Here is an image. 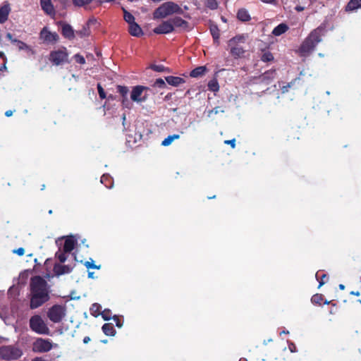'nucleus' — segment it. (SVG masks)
Wrapping results in <instances>:
<instances>
[{
    "label": "nucleus",
    "mask_w": 361,
    "mask_h": 361,
    "mask_svg": "<svg viewBox=\"0 0 361 361\" xmlns=\"http://www.w3.org/2000/svg\"><path fill=\"white\" fill-rule=\"evenodd\" d=\"M28 296L30 309H37L43 305L50 299L47 282L39 276L32 277Z\"/></svg>",
    "instance_id": "1"
},
{
    "label": "nucleus",
    "mask_w": 361,
    "mask_h": 361,
    "mask_svg": "<svg viewBox=\"0 0 361 361\" xmlns=\"http://www.w3.org/2000/svg\"><path fill=\"white\" fill-rule=\"evenodd\" d=\"M21 277H23L22 271L19 273V278L17 283L13 285L8 292V297L11 299V312L14 317H17V320H19L22 317V312L20 310V308L23 306V302L20 298L22 284L20 281Z\"/></svg>",
    "instance_id": "2"
},
{
    "label": "nucleus",
    "mask_w": 361,
    "mask_h": 361,
    "mask_svg": "<svg viewBox=\"0 0 361 361\" xmlns=\"http://www.w3.org/2000/svg\"><path fill=\"white\" fill-rule=\"evenodd\" d=\"M323 29L320 27L313 30L302 43L300 50L303 53H310L322 41Z\"/></svg>",
    "instance_id": "3"
},
{
    "label": "nucleus",
    "mask_w": 361,
    "mask_h": 361,
    "mask_svg": "<svg viewBox=\"0 0 361 361\" xmlns=\"http://www.w3.org/2000/svg\"><path fill=\"white\" fill-rule=\"evenodd\" d=\"M76 245V240L73 236L67 237L64 241L62 250H59L55 254L56 258L59 259L60 263H64L68 259L71 252L74 250Z\"/></svg>",
    "instance_id": "4"
},
{
    "label": "nucleus",
    "mask_w": 361,
    "mask_h": 361,
    "mask_svg": "<svg viewBox=\"0 0 361 361\" xmlns=\"http://www.w3.org/2000/svg\"><path fill=\"white\" fill-rule=\"evenodd\" d=\"M31 330L38 334L49 335L50 330L41 316L36 314L30 319L29 322Z\"/></svg>",
    "instance_id": "5"
},
{
    "label": "nucleus",
    "mask_w": 361,
    "mask_h": 361,
    "mask_svg": "<svg viewBox=\"0 0 361 361\" xmlns=\"http://www.w3.org/2000/svg\"><path fill=\"white\" fill-rule=\"evenodd\" d=\"M68 53L66 48L51 51L49 56V61L55 66H60L68 62Z\"/></svg>",
    "instance_id": "6"
},
{
    "label": "nucleus",
    "mask_w": 361,
    "mask_h": 361,
    "mask_svg": "<svg viewBox=\"0 0 361 361\" xmlns=\"http://www.w3.org/2000/svg\"><path fill=\"white\" fill-rule=\"evenodd\" d=\"M22 355V351L13 345L0 347V358L5 360H16Z\"/></svg>",
    "instance_id": "7"
},
{
    "label": "nucleus",
    "mask_w": 361,
    "mask_h": 361,
    "mask_svg": "<svg viewBox=\"0 0 361 361\" xmlns=\"http://www.w3.org/2000/svg\"><path fill=\"white\" fill-rule=\"evenodd\" d=\"M243 36H235L228 41V47H230V53L235 58H239L245 53V49L238 44L240 42H244Z\"/></svg>",
    "instance_id": "8"
},
{
    "label": "nucleus",
    "mask_w": 361,
    "mask_h": 361,
    "mask_svg": "<svg viewBox=\"0 0 361 361\" xmlns=\"http://www.w3.org/2000/svg\"><path fill=\"white\" fill-rule=\"evenodd\" d=\"M149 90L148 87L142 85H136L133 87L130 92V99L133 102L137 103L145 102L148 99L147 92Z\"/></svg>",
    "instance_id": "9"
},
{
    "label": "nucleus",
    "mask_w": 361,
    "mask_h": 361,
    "mask_svg": "<svg viewBox=\"0 0 361 361\" xmlns=\"http://www.w3.org/2000/svg\"><path fill=\"white\" fill-rule=\"evenodd\" d=\"M66 315V308L61 305H54L47 312L48 318L54 323L61 322Z\"/></svg>",
    "instance_id": "10"
},
{
    "label": "nucleus",
    "mask_w": 361,
    "mask_h": 361,
    "mask_svg": "<svg viewBox=\"0 0 361 361\" xmlns=\"http://www.w3.org/2000/svg\"><path fill=\"white\" fill-rule=\"evenodd\" d=\"M52 343L49 339L37 338L32 343V351L35 353H47L52 349Z\"/></svg>",
    "instance_id": "11"
},
{
    "label": "nucleus",
    "mask_w": 361,
    "mask_h": 361,
    "mask_svg": "<svg viewBox=\"0 0 361 361\" xmlns=\"http://www.w3.org/2000/svg\"><path fill=\"white\" fill-rule=\"evenodd\" d=\"M41 267V264L37 262L36 257L32 254L27 255L24 260V275L28 276L33 271H36Z\"/></svg>",
    "instance_id": "12"
},
{
    "label": "nucleus",
    "mask_w": 361,
    "mask_h": 361,
    "mask_svg": "<svg viewBox=\"0 0 361 361\" xmlns=\"http://www.w3.org/2000/svg\"><path fill=\"white\" fill-rule=\"evenodd\" d=\"M71 258L74 261V262L72 264H57V263L54 264L53 271L56 276H61V275H63L66 274H69L73 270V269L76 266V262H77L76 255L74 253H72Z\"/></svg>",
    "instance_id": "13"
},
{
    "label": "nucleus",
    "mask_w": 361,
    "mask_h": 361,
    "mask_svg": "<svg viewBox=\"0 0 361 361\" xmlns=\"http://www.w3.org/2000/svg\"><path fill=\"white\" fill-rule=\"evenodd\" d=\"M276 75V71L275 69L268 70L262 75L255 78V79L257 80L256 83L269 85L275 79Z\"/></svg>",
    "instance_id": "14"
},
{
    "label": "nucleus",
    "mask_w": 361,
    "mask_h": 361,
    "mask_svg": "<svg viewBox=\"0 0 361 361\" xmlns=\"http://www.w3.org/2000/svg\"><path fill=\"white\" fill-rule=\"evenodd\" d=\"M171 16L170 7L168 1L162 4L153 13L154 19H161Z\"/></svg>",
    "instance_id": "15"
},
{
    "label": "nucleus",
    "mask_w": 361,
    "mask_h": 361,
    "mask_svg": "<svg viewBox=\"0 0 361 361\" xmlns=\"http://www.w3.org/2000/svg\"><path fill=\"white\" fill-rule=\"evenodd\" d=\"M173 27L171 24L169 19L163 21L153 30V32L157 35L169 34L173 32Z\"/></svg>",
    "instance_id": "16"
},
{
    "label": "nucleus",
    "mask_w": 361,
    "mask_h": 361,
    "mask_svg": "<svg viewBox=\"0 0 361 361\" xmlns=\"http://www.w3.org/2000/svg\"><path fill=\"white\" fill-rule=\"evenodd\" d=\"M40 38L46 42L54 43L59 39V35L56 32H51L47 27H44L40 32Z\"/></svg>",
    "instance_id": "17"
},
{
    "label": "nucleus",
    "mask_w": 361,
    "mask_h": 361,
    "mask_svg": "<svg viewBox=\"0 0 361 361\" xmlns=\"http://www.w3.org/2000/svg\"><path fill=\"white\" fill-rule=\"evenodd\" d=\"M169 20L173 27V30H175V28H181L185 30L189 27V23L180 17L176 16L170 18Z\"/></svg>",
    "instance_id": "18"
},
{
    "label": "nucleus",
    "mask_w": 361,
    "mask_h": 361,
    "mask_svg": "<svg viewBox=\"0 0 361 361\" xmlns=\"http://www.w3.org/2000/svg\"><path fill=\"white\" fill-rule=\"evenodd\" d=\"M11 12L10 4L6 1L4 2L2 6H0V23H4L8 18V15Z\"/></svg>",
    "instance_id": "19"
},
{
    "label": "nucleus",
    "mask_w": 361,
    "mask_h": 361,
    "mask_svg": "<svg viewBox=\"0 0 361 361\" xmlns=\"http://www.w3.org/2000/svg\"><path fill=\"white\" fill-rule=\"evenodd\" d=\"M42 10L49 16L55 15V10L51 0H40Z\"/></svg>",
    "instance_id": "20"
},
{
    "label": "nucleus",
    "mask_w": 361,
    "mask_h": 361,
    "mask_svg": "<svg viewBox=\"0 0 361 361\" xmlns=\"http://www.w3.org/2000/svg\"><path fill=\"white\" fill-rule=\"evenodd\" d=\"M61 34L62 35L68 39H72L74 38V31L72 27L69 24H66L64 23H61Z\"/></svg>",
    "instance_id": "21"
},
{
    "label": "nucleus",
    "mask_w": 361,
    "mask_h": 361,
    "mask_svg": "<svg viewBox=\"0 0 361 361\" xmlns=\"http://www.w3.org/2000/svg\"><path fill=\"white\" fill-rule=\"evenodd\" d=\"M210 33L212 36L214 43L217 45L219 44V38H220V30L217 25L211 23L209 25Z\"/></svg>",
    "instance_id": "22"
},
{
    "label": "nucleus",
    "mask_w": 361,
    "mask_h": 361,
    "mask_svg": "<svg viewBox=\"0 0 361 361\" xmlns=\"http://www.w3.org/2000/svg\"><path fill=\"white\" fill-rule=\"evenodd\" d=\"M129 33L134 37H139L143 35V32L140 26L137 23H130L128 27Z\"/></svg>",
    "instance_id": "23"
},
{
    "label": "nucleus",
    "mask_w": 361,
    "mask_h": 361,
    "mask_svg": "<svg viewBox=\"0 0 361 361\" xmlns=\"http://www.w3.org/2000/svg\"><path fill=\"white\" fill-rule=\"evenodd\" d=\"M165 80L168 82V84L173 87H178L180 84L185 82V80L183 78L178 76H167L165 78Z\"/></svg>",
    "instance_id": "24"
},
{
    "label": "nucleus",
    "mask_w": 361,
    "mask_h": 361,
    "mask_svg": "<svg viewBox=\"0 0 361 361\" xmlns=\"http://www.w3.org/2000/svg\"><path fill=\"white\" fill-rule=\"evenodd\" d=\"M361 8V0H350L345 7L346 12H352Z\"/></svg>",
    "instance_id": "25"
},
{
    "label": "nucleus",
    "mask_w": 361,
    "mask_h": 361,
    "mask_svg": "<svg viewBox=\"0 0 361 361\" xmlns=\"http://www.w3.org/2000/svg\"><path fill=\"white\" fill-rule=\"evenodd\" d=\"M207 71V68L205 66H198V67L194 68L190 73V76L192 78L202 77L206 73Z\"/></svg>",
    "instance_id": "26"
},
{
    "label": "nucleus",
    "mask_w": 361,
    "mask_h": 361,
    "mask_svg": "<svg viewBox=\"0 0 361 361\" xmlns=\"http://www.w3.org/2000/svg\"><path fill=\"white\" fill-rule=\"evenodd\" d=\"M237 18L242 22H247L251 19L250 15L245 8H240L238 11Z\"/></svg>",
    "instance_id": "27"
},
{
    "label": "nucleus",
    "mask_w": 361,
    "mask_h": 361,
    "mask_svg": "<svg viewBox=\"0 0 361 361\" xmlns=\"http://www.w3.org/2000/svg\"><path fill=\"white\" fill-rule=\"evenodd\" d=\"M288 30V26L285 23H281L275 27L272 31L274 36H280Z\"/></svg>",
    "instance_id": "28"
},
{
    "label": "nucleus",
    "mask_w": 361,
    "mask_h": 361,
    "mask_svg": "<svg viewBox=\"0 0 361 361\" xmlns=\"http://www.w3.org/2000/svg\"><path fill=\"white\" fill-rule=\"evenodd\" d=\"M168 4H169L171 15L174 13L183 15L184 13L183 8L178 4L173 1H168Z\"/></svg>",
    "instance_id": "29"
},
{
    "label": "nucleus",
    "mask_w": 361,
    "mask_h": 361,
    "mask_svg": "<svg viewBox=\"0 0 361 361\" xmlns=\"http://www.w3.org/2000/svg\"><path fill=\"white\" fill-rule=\"evenodd\" d=\"M102 329L104 334L106 336H113L116 334V331L114 328V326L111 323H105L102 326Z\"/></svg>",
    "instance_id": "30"
},
{
    "label": "nucleus",
    "mask_w": 361,
    "mask_h": 361,
    "mask_svg": "<svg viewBox=\"0 0 361 361\" xmlns=\"http://www.w3.org/2000/svg\"><path fill=\"white\" fill-rule=\"evenodd\" d=\"M123 12V19L126 23L130 25V23H135V17L129 13L125 8H122Z\"/></svg>",
    "instance_id": "31"
},
{
    "label": "nucleus",
    "mask_w": 361,
    "mask_h": 361,
    "mask_svg": "<svg viewBox=\"0 0 361 361\" xmlns=\"http://www.w3.org/2000/svg\"><path fill=\"white\" fill-rule=\"evenodd\" d=\"M180 135L178 134H174L171 135H169L167 137H166L161 142V145L163 146H169L172 143V142L174 140L179 139Z\"/></svg>",
    "instance_id": "32"
},
{
    "label": "nucleus",
    "mask_w": 361,
    "mask_h": 361,
    "mask_svg": "<svg viewBox=\"0 0 361 361\" xmlns=\"http://www.w3.org/2000/svg\"><path fill=\"white\" fill-rule=\"evenodd\" d=\"M323 300H324V296L321 293H316V294L313 295L311 298V302L314 305H321Z\"/></svg>",
    "instance_id": "33"
},
{
    "label": "nucleus",
    "mask_w": 361,
    "mask_h": 361,
    "mask_svg": "<svg viewBox=\"0 0 361 361\" xmlns=\"http://www.w3.org/2000/svg\"><path fill=\"white\" fill-rule=\"evenodd\" d=\"M208 89L214 92L219 91V85L216 79H212L208 82Z\"/></svg>",
    "instance_id": "34"
},
{
    "label": "nucleus",
    "mask_w": 361,
    "mask_h": 361,
    "mask_svg": "<svg viewBox=\"0 0 361 361\" xmlns=\"http://www.w3.org/2000/svg\"><path fill=\"white\" fill-rule=\"evenodd\" d=\"M101 183L104 184L108 188H110L112 185V179L108 174H104L101 177Z\"/></svg>",
    "instance_id": "35"
},
{
    "label": "nucleus",
    "mask_w": 361,
    "mask_h": 361,
    "mask_svg": "<svg viewBox=\"0 0 361 361\" xmlns=\"http://www.w3.org/2000/svg\"><path fill=\"white\" fill-rule=\"evenodd\" d=\"M117 92L121 95L122 98H125L128 97L129 90L126 86L118 85Z\"/></svg>",
    "instance_id": "36"
},
{
    "label": "nucleus",
    "mask_w": 361,
    "mask_h": 361,
    "mask_svg": "<svg viewBox=\"0 0 361 361\" xmlns=\"http://www.w3.org/2000/svg\"><path fill=\"white\" fill-rule=\"evenodd\" d=\"M261 60L264 62H269L274 60V56L270 51H265L262 54Z\"/></svg>",
    "instance_id": "37"
},
{
    "label": "nucleus",
    "mask_w": 361,
    "mask_h": 361,
    "mask_svg": "<svg viewBox=\"0 0 361 361\" xmlns=\"http://www.w3.org/2000/svg\"><path fill=\"white\" fill-rule=\"evenodd\" d=\"M149 68L154 71H157V72H164V71H169V68H166L163 65H156V64H152L150 65Z\"/></svg>",
    "instance_id": "38"
},
{
    "label": "nucleus",
    "mask_w": 361,
    "mask_h": 361,
    "mask_svg": "<svg viewBox=\"0 0 361 361\" xmlns=\"http://www.w3.org/2000/svg\"><path fill=\"white\" fill-rule=\"evenodd\" d=\"M6 38L11 40L12 43L16 44L20 50L23 49V42L16 39H13L11 33H7Z\"/></svg>",
    "instance_id": "39"
},
{
    "label": "nucleus",
    "mask_w": 361,
    "mask_h": 361,
    "mask_svg": "<svg viewBox=\"0 0 361 361\" xmlns=\"http://www.w3.org/2000/svg\"><path fill=\"white\" fill-rule=\"evenodd\" d=\"M101 310V306L98 303H94L90 307V311L92 312V314L94 317H97L99 314V312Z\"/></svg>",
    "instance_id": "40"
},
{
    "label": "nucleus",
    "mask_w": 361,
    "mask_h": 361,
    "mask_svg": "<svg viewBox=\"0 0 361 361\" xmlns=\"http://www.w3.org/2000/svg\"><path fill=\"white\" fill-rule=\"evenodd\" d=\"M94 0H72L73 4L79 7L85 6L86 5L90 4L92 3Z\"/></svg>",
    "instance_id": "41"
},
{
    "label": "nucleus",
    "mask_w": 361,
    "mask_h": 361,
    "mask_svg": "<svg viewBox=\"0 0 361 361\" xmlns=\"http://www.w3.org/2000/svg\"><path fill=\"white\" fill-rule=\"evenodd\" d=\"M205 5L212 10H215L218 8V2L216 0H205Z\"/></svg>",
    "instance_id": "42"
},
{
    "label": "nucleus",
    "mask_w": 361,
    "mask_h": 361,
    "mask_svg": "<svg viewBox=\"0 0 361 361\" xmlns=\"http://www.w3.org/2000/svg\"><path fill=\"white\" fill-rule=\"evenodd\" d=\"M316 277H317V280L319 281L318 288H320L322 286H323L326 282V280L328 279V276L326 274H323L322 276H319L318 272L316 274Z\"/></svg>",
    "instance_id": "43"
},
{
    "label": "nucleus",
    "mask_w": 361,
    "mask_h": 361,
    "mask_svg": "<svg viewBox=\"0 0 361 361\" xmlns=\"http://www.w3.org/2000/svg\"><path fill=\"white\" fill-rule=\"evenodd\" d=\"M90 261H87L84 263V265L85 266V267L87 269H99L101 268V265H96L94 264V261L92 259H90Z\"/></svg>",
    "instance_id": "44"
},
{
    "label": "nucleus",
    "mask_w": 361,
    "mask_h": 361,
    "mask_svg": "<svg viewBox=\"0 0 361 361\" xmlns=\"http://www.w3.org/2000/svg\"><path fill=\"white\" fill-rule=\"evenodd\" d=\"M153 86L154 87H159V88H161V89H164V88L166 87V82H165V81L162 78H157L155 80Z\"/></svg>",
    "instance_id": "45"
},
{
    "label": "nucleus",
    "mask_w": 361,
    "mask_h": 361,
    "mask_svg": "<svg viewBox=\"0 0 361 361\" xmlns=\"http://www.w3.org/2000/svg\"><path fill=\"white\" fill-rule=\"evenodd\" d=\"M101 315L104 320L109 321L111 318V312L110 310L106 309L101 313Z\"/></svg>",
    "instance_id": "46"
},
{
    "label": "nucleus",
    "mask_w": 361,
    "mask_h": 361,
    "mask_svg": "<svg viewBox=\"0 0 361 361\" xmlns=\"http://www.w3.org/2000/svg\"><path fill=\"white\" fill-rule=\"evenodd\" d=\"M97 90H98L99 97L102 99H104L106 97L105 91H104V88L102 87V86L101 85V84H99V83L97 84Z\"/></svg>",
    "instance_id": "47"
},
{
    "label": "nucleus",
    "mask_w": 361,
    "mask_h": 361,
    "mask_svg": "<svg viewBox=\"0 0 361 361\" xmlns=\"http://www.w3.org/2000/svg\"><path fill=\"white\" fill-rule=\"evenodd\" d=\"M121 104L123 108L130 109L132 108V104L128 100V97L122 98Z\"/></svg>",
    "instance_id": "48"
},
{
    "label": "nucleus",
    "mask_w": 361,
    "mask_h": 361,
    "mask_svg": "<svg viewBox=\"0 0 361 361\" xmlns=\"http://www.w3.org/2000/svg\"><path fill=\"white\" fill-rule=\"evenodd\" d=\"M73 57L78 63H80V64L85 63V59L84 56L80 55V54H75Z\"/></svg>",
    "instance_id": "49"
},
{
    "label": "nucleus",
    "mask_w": 361,
    "mask_h": 361,
    "mask_svg": "<svg viewBox=\"0 0 361 361\" xmlns=\"http://www.w3.org/2000/svg\"><path fill=\"white\" fill-rule=\"evenodd\" d=\"M113 320L115 322L116 325L117 327L121 328L123 326V321L122 319L117 315H114L112 317Z\"/></svg>",
    "instance_id": "50"
},
{
    "label": "nucleus",
    "mask_w": 361,
    "mask_h": 361,
    "mask_svg": "<svg viewBox=\"0 0 361 361\" xmlns=\"http://www.w3.org/2000/svg\"><path fill=\"white\" fill-rule=\"evenodd\" d=\"M0 65L2 66L4 68H6V58L3 52H0ZM0 70H1V68Z\"/></svg>",
    "instance_id": "51"
},
{
    "label": "nucleus",
    "mask_w": 361,
    "mask_h": 361,
    "mask_svg": "<svg viewBox=\"0 0 361 361\" xmlns=\"http://www.w3.org/2000/svg\"><path fill=\"white\" fill-rule=\"evenodd\" d=\"M224 143L231 145L233 149L235 147V139L225 140Z\"/></svg>",
    "instance_id": "52"
},
{
    "label": "nucleus",
    "mask_w": 361,
    "mask_h": 361,
    "mask_svg": "<svg viewBox=\"0 0 361 361\" xmlns=\"http://www.w3.org/2000/svg\"><path fill=\"white\" fill-rule=\"evenodd\" d=\"M87 30L85 28H83L82 30H80L77 32V34L79 35L80 37L85 36Z\"/></svg>",
    "instance_id": "53"
},
{
    "label": "nucleus",
    "mask_w": 361,
    "mask_h": 361,
    "mask_svg": "<svg viewBox=\"0 0 361 361\" xmlns=\"http://www.w3.org/2000/svg\"><path fill=\"white\" fill-rule=\"evenodd\" d=\"M13 253H16L19 256H22L23 255V247H19L17 250H14Z\"/></svg>",
    "instance_id": "54"
},
{
    "label": "nucleus",
    "mask_w": 361,
    "mask_h": 361,
    "mask_svg": "<svg viewBox=\"0 0 361 361\" xmlns=\"http://www.w3.org/2000/svg\"><path fill=\"white\" fill-rule=\"evenodd\" d=\"M291 87V83H288L287 85L286 86H283L282 88H281V90H282V92L284 93L286 92H288V88Z\"/></svg>",
    "instance_id": "55"
},
{
    "label": "nucleus",
    "mask_w": 361,
    "mask_h": 361,
    "mask_svg": "<svg viewBox=\"0 0 361 361\" xmlns=\"http://www.w3.org/2000/svg\"><path fill=\"white\" fill-rule=\"evenodd\" d=\"M12 114H13V111L11 110H8L5 112V116L7 117L12 116Z\"/></svg>",
    "instance_id": "56"
},
{
    "label": "nucleus",
    "mask_w": 361,
    "mask_h": 361,
    "mask_svg": "<svg viewBox=\"0 0 361 361\" xmlns=\"http://www.w3.org/2000/svg\"><path fill=\"white\" fill-rule=\"evenodd\" d=\"M90 341V338L89 336H85L84 338H83V343H87Z\"/></svg>",
    "instance_id": "57"
},
{
    "label": "nucleus",
    "mask_w": 361,
    "mask_h": 361,
    "mask_svg": "<svg viewBox=\"0 0 361 361\" xmlns=\"http://www.w3.org/2000/svg\"><path fill=\"white\" fill-rule=\"evenodd\" d=\"M261 1L266 3V4H273L275 0H260Z\"/></svg>",
    "instance_id": "58"
},
{
    "label": "nucleus",
    "mask_w": 361,
    "mask_h": 361,
    "mask_svg": "<svg viewBox=\"0 0 361 361\" xmlns=\"http://www.w3.org/2000/svg\"><path fill=\"white\" fill-rule=\"evenodd\" d=\"M88 278H90V279H94V272H90V271H89V272H88Z\"/></svg>",
    "instance_id": "59"
},
{
    "label": "nucleus",
    "mask_w": 361,
    "mask_h": 361,
    "mask_svg": "<svg viewBox=\"0 0 361 361\" xmlns=\"http://www.w3.org/2000/svg\"><path fill=\"white\" fill-rule=\"evenodd\" d=\"M96 21H97V20H96V19H94V18L89 19V20H88V24H92V23H96Z\"/></svg>",
    "instance_id": "60"
},
{
    "label": "nucleus",
    "mask_w": 361,
    "mask_h": 361,
    "mask_svg": "<svg viewBox=\"0 0 361 361\" xmlns=\"http://www.w3.org/2000/svg\"><path fill=\"white\" fill-rule=\"evenodd\" d=\"M350 294L354 295H356V296H359V295H360V292H359V291H356V292H355V291H352V292L350 293Z\"/></svg>",
    "instance_id": "61"
},
{
    "label": "nucleus",
    "mask_w": 361,
    "mask_h": 361,
    "mask_svg": "<svg viewBox=\"0 0 361 361\" xmlns=\"http://www.w3.org/2000/svg\"><path fill=\"white\" fill-rule=\"evenodd\" d=\"M295 9L298 11H302L303 10V7H302V6H297Z\"/></svg>",
    "instance_id": "62"
},
{
    "label": "nucleus",
    "mask_w": 361,
    "mask_h": 361,
    "mask_svg": "<svg viewBox=\"0 0 361 361\" xmlns=\"http://www.w3.org/2000/svg\"><path fill=\"white\" fill-rule=\"evenodd\" d=\"M339 288H340L341 290H344V289H345V286H344L343 284H340V285H339Z\"/></svg>",
    "instance_id": "63"
},
{
    "label": "nucleus",
    "mask_w": 361,
    "mask_h": 361,
    "mask_svg": "<svg viewBox=\"0 0 361 361\" xmlns=\"http://www.w3.org/2000/svg\"><path fill=\"white\" fill-rule=\"evenodd\" d=\"M212 112H214V114H217V113L219 112V111H218V107L214 108V109L212 110Z\"/></svg>",
    "instance_id": "64"
}]
</instances>
